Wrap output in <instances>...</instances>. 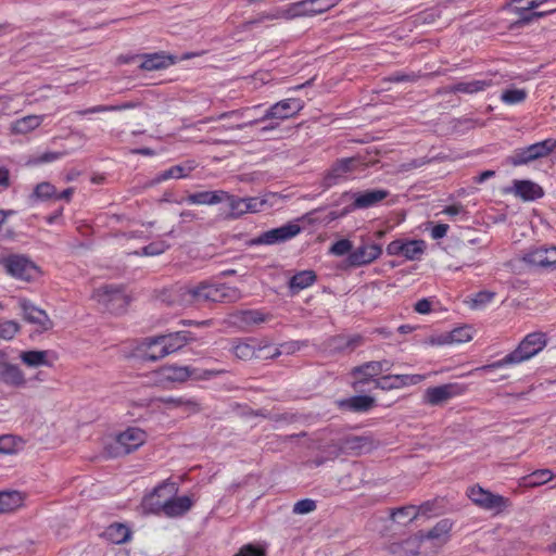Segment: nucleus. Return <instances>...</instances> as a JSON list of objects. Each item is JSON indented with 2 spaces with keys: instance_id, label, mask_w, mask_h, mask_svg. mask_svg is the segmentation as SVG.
I'll use <instances>...</instances> for the list:
<instances>
[{
  "instance_id": "51",
  "label": "nucleus",
  "mask_w": 556,
  "mask_h": 556,
  "mask_svg": "<svg viewBox=\"0 0 556 556\" xmlns=\"http://www.w3.org/2000/svg\"><path fill=\"white\" fill-rule=\"evenodd\" d=\"M494 298L495 292L488 290L480 291L471 299L470 307L475 309L484 307L486 304L491 303Z\"/></svg>"
},
{
  "instance_id": "41",
  "label": "nucleus",
  "mask_w": 556,
  "mask_h": 556,
  "mask_svg": "<svg viewBox=\"0 0 556 556\" xmlns=\"http://www.w3.org/2000/svg\"><path fill=\"white\" fill-rule=\"evenodd\" d=\"M316 280V274L313 270H303L294 276L289 281V286L292 290H303L312 286Z\"/></svg>"
},
{
  "instance_id": "38",
  "label": "nucleus",
  "mask_w": 556,
  "mask_h": 556,
  "mask_svg": "<svg viewBox=\"0 0 556 556\" xmlns=\"http://www.w3.org/2000/svg\"><path fill=\"white\" fill-rule=\"evenodd\" d=\"M130 530L122 523H113L105 530L106 538L114 544H123L130 538Z\"/></svg>"
},
{
  "instance_id": "5",
  "label": "nucleus",
  "mask_w": 556,
  "mask_h": 556,
  "mask_svg": "<svg viewBox=\"0 0 556 556\" xmlns=\"http://www.w3.org/2000/svg\"><path fill=\"white\" fill-rule=\"evenodd\" d=\"M466 494L476 506L481 509L492 511L495 515L504 513L511 506L509 498L493 493L479 484L469 486Z\"/></svg>"
},
{
  "instance_id": "23",
  "label": "nucleus",
  "mask_w": 556,
  "mask_h": 556,
  "mask_svg": "<svg viewBox=\"0 0 556 556\" xmlns=\"http://www.w3.org/2000/svg\"><path fill=\"white\" fill-rule=\"evenodd\" d=\"M20 307L23 311L24 319L30 324L36 325L40 330H49L52 328V321L48 314L35 306L26 299L20 300Z\"/></svg>"
},
{
  "instance_id": "53",
  "label": "nucleus",
  "mask_w": 556,
  "mask_h": 556,
  "mask_svg": "<svg viewBox=\"0 0 556 556\" xmlns=\"http://www.w3.org/2000/svg\"><path fill=\"white\" fill-rule=\"evenodd\" d=\"M353 244L348 239H341L334 242L329 252L336 256H343L345 254H350L352 252Z\"/></svg>"
},
{
  "instance_id": "62",
  "label": "nucleus",
  "mask_w": 556,
  "mask_h": 556,
  "mask_svg": "<svg viewBox=\"0 0 556 556\" xmlns=\"http://www.w3.org/2000/svg\"><path fill=\"white\" fill-rule=\"evenodd\" d=\"M362 342H363V340L359 336H354V337L346 339L343 343H340L338 345V349L352 351L356 346L361 345Z\"/></svg>"
},
{
  "instance_id": "55",
  "label": "nucleus",
  "mask_w": 556,
  "mask_h": 556,
  "mask_svg": "<svg viewBox=\"0 0 556 556\" xmlns=\"http://www.w3.org/2000/svg\"><path fill=\"white\" fill-rule=\"evenodd\" d=\"M168 248L169 244L165 241L152 242L142 249V255L156 256L164 253Z\"/></svg>"
},
{
  "instance_id": "46",
  "label": "nucleus",
  "mask_w": 556,
  "mask_h": 556,
  "mask_svg": "<svg viewBox=\"0 0 556 556\" xmlns=\"http://www.w3.org/2000/svg\"><path fill=\"white\" fill-rule=\"evenodd\" d=\"M527 91L525 89H506L501 94V100L508 104H519L527 99Z\"/></svg>"
},
{
  "instance_id": "45",
  "label": "nucleus",
  "mask_w": 556,
  "mask_h": 556,
  "mask_svg": "<svg viewBox=\"0 0 556 556\" xmlns=\"http://www.w3.org/2000/svg\"><path fill=\"white\" fill-rule=\"evenodd\" d=\"M350 409L354 412H367L375 405V399L369 395H356L346 402Z\"/></svg>"
},
{
  "instance_id": "39",
  "label": "nucleus",
  "mask_w": 556,
  "mask_h": 556,
  "mask_svg": "<svg viewBox=\"0 0 556 556\" xmlns=\"http://www.w3.org/2000/svg\"><path fill=\"white\" fill-rule=\"evenodd\" d=\"M523 5L521 4H513L511 3V10L513 12L518 16V21L523 24L531 23L533 20L544 17L548 14H552L556 11V9H549L545 11H535V10H527L523 12L520 8Z\"/></svg>"
},
{
  "instance_id": "11",
  "label": "nucleus",
  "mask_w": 556,
  "mask_h": 556,
  "mask_svg": "<svg viewBox=\"0 0 556 556\" xmlns=\"http://www.w3.org/2000/svg\"><path fill=\"white\" fill-rule=\"evenodd\" d=\"M193 340L194 337L188 331H176L168 334L156 336L155 339L151 341V344H159L161 345V349L157 355H151V358L162 359L181 350L186 344Z\"/></svg>"
},
{
  "instance_id": "8",
  "label": "nucleus",
  "mask_w": 556,
  "mask_h": 556,
  "mask_svg": "<svg viewBox=\"0 0 556 556\" xmlns=\"http://www.w3.org/2000/svg\"><path fill=\"white\" fill-rule=\"evenodd\" d=\"M304 109V102L301 99L296 98H288L281 101L276 102L271 106H269L265 114L258 118L253 119L242 125H239L238 128L242 129L247 126L255 125L260 122H265L268 119H288L296 116Z\"/></svg>"
},
{
  "instance_id": "61",
  "label": "nucleus",
  "mask_w": 556,
  "mask_h": 556,
  "mask_svg": "<svg viewBox=\"0 0 556 556\" xmlns=\"http://www.w3.org/2000/svg\"><path fill=\"white\" fill-rule=\"evenodd\" d=\"M236 556H265V552L262 548L248 544Z\"/></svg>"
},
{
  "instance_id": "30",
  "label": "nucleus",
  "mask_w": 556,
  "mask_h": 556,
  "mask_svg": "<svg viewBox=\"0 0 556 556\" xmlns=\"http://www.w3.org/2000/svg\"><path fill=\"white\" fill-rule=\"evenodd\" d=\"M45 115H27L14 121L10 125V131L14 135H27L37 129L43 122Z\"/></svg>"
},
{
  "instance_id": "25",
  "label": "nucleus",
  "mask_w": 556,
  "mask_h": 556,
  "mask_svg": "<svg viewBox=\"0 0 556 556\" xmlns=\"http://www.w3.org/2000/svg\"><path fill=\"white\" fill-rule=\"evenodd\" d=\"M422 535L416 534L400 542H393L389 551L394 556H417L420 549Z\"/></svg>"
},
{
  "instance_id": "48",
  "label": "nucleus",
  "mask_w": 556,
  "mask_h": 556,
  "mask_svg": "<svg viewBox=\"0 0 556 556\" xmlns=\"http://www.w3.org/2000/svg\"><path fill=\"white\" fill-rule=\"evenodd\" d=\"M21 326L18 323L14 320H3L0 319V339L1 340H12L15 334L20 331Z\"/></svg>"
},
{
  "instance_id": "64",
  "label": "nucleus",
  "mask_w": 556,
  "mask_h": 556,
  "mask_svg": "<svg viewBox=\"0 0 556 556\" xmlns=\"http://www.w3.org/2000/svg\"><path fill=\"white\" fill-rule=\"evenodd\" d=\"M414 308L419 314H428L431 311V303L427 299H421L415 304Z\"/></svg>"
},
{
  "instance_id": "32",
  "label": "nucleus",
  "mask_w": 556,
  "mask_h": 556,
  "mask_svg": "<svg viewBox=\"0 0 556 556\" xmlns=\"http://www.w3.org/2000/svg\"><path fill=\"white\" fill-rule=\"evenodd\" d=\"M159 402L165 404L170 409H180L187 414H194L201 410L200 403L194 399L187 397H160Z\"/></svg>"
},
{
  "instance_id": "29",
  "label": "nucleus",
  "mask_w": 556,
  "mask_h": 556,
  "mask_svg": "<svg viewBox=\"0 0 556 556\" xmlns=\"http://www.w3.org/2000/svg\"><path fill=\"white\" fill-rule=\"evenodd\" d=\"M226 198L225 190L200 191L191 193L186 198L187 203L195 205H216L224 202Z\"/></svg>"
},
{
  "instance_id": "10",
  "label": "nucleus",
  "mask_w": 556,
  "mask_h": 556,
  "mask_svg": "<svg viewBox=\"0 0 556 556\" xmlns=\"http://www.w3.org/2000/svg\"><path fill=\"white\" fill-rule=\"evenodd\" d=\"M92 298L101 306L112 313L125 311L129 303V298L118 286H102L93 291Z\"/></svg>"
},
{
  "instance_id": "60",
  "label": "nucleus",
  "mask_w": 556,
  "mask_h": 556,
  "mask_svg": "<svg viewBox=\"0 0 556 556\" xmlns=\"http://www.w3.org/2000/svg\"><path fill=\"white\" fill-rule=\"evenodd\" d=\"M547 1L548 0H513V4L525 5L520 8L525 12L527 10H535Z\"/></svg>"
},
{
  "instance_id": "50",
  "label": "nucleus",
  "mask_w": 556,
  "mask_h": 556,
  "mask_svg": "<svg viewBox=\"0 0 556 556\" xmlns=\"http://www.w3.org/2000/svg\"><path fill=\"white\" fill-rule=\"evenodd\" d=\"M448 338L452 344L469 342L472 339L471 328L467 326L455 328L448 332Z\"/></svg>"
},
{
  "instance_id": "35",
  "label": "nucleus",
  "mask_w": 556,
  "mask_h": 556,
  "mask_svg": "<svg viewBox=\"0 0 556 556\" xmlns=\"http://www.w3.org/2000/svg\"><path fill=\"white\" fill-rule=\"evenodd\" d=\"M50 355L49 351H25L21 353L20 357L25 365L39 367L52 365V362L49 361Z\"/></svg>"
},
{
  "instance_id": "19",
  "label": "nucleus",
  "mask_w": 556,
  "mask_h": 556,
  "mask_svg": "<svg viewBox=\"0 0 556 556\" xmlns=\"http://www.w3.org/2000/svg\"><path fill=\"white\" fill-rule=\"evenodd\" d=\"M391 367L392 363L387 359L371 361L354 367L352 375L356 377L355 386L366 383L371 378L377 377L384 371H389Z\"/></svg>"
},
{
  "instance_id": "40",
  "label": "nucleus",
  "mask_w": 556,
  "mask_h": 556,
  "mask_svg": "<svg viewBox=\"0 0 556 556\" xmlns=\"http://www.w3.org/2000/svg\"><path fill=\"white\" fill-rule=\"evenodd\" d=\"M554 478L549 469H539L522 478V484L527 488L540 486Z\"/></svg>"
},
{
  "instance_id": "44",
  "label": "nucleus",
  "mask_w": 556,
  "mask_h": 556,
  "mask_svg": "<svg viewBox=\"0 0 556 556\" xmlns=\"http://www.w3.org/2000/svg\"><path fill=\"white\" fill-rule=\"evenodd\" d=\"M224 202L228 203V206H229L228 217L229 218L236 219V218H239L242 215L247 214L243 198H238L236 195L229 194L226 191V198H225Z\"/></svg>"
},
{
  "instance_id": "36",
  "label": "nucleus",
  "mask_w": 556,
  "mask_h": 556,
  "mask_svg": "<svg viewBox=\"0 0 556 556\" xmlns=\"http://www.w3.org/2000/svg\"><path fill=\"white\" fill-rule=\"evenodd\" d=\"M24 496L17 491L0 492V513L12 511L22 506Z\"/></svg>"
},
{
  "instance_id": "1",
  "label": "nucleus",
  "mask_w": 556,
  "mask_h": 556,
  "mask_svg": "<svg viewBox=\"0 0 556 556\" xmlns=\"http://www.w3.org/2000/svg\"><path fill=\"white\" fill-rule=\"evenodd\" d=\"M182 298L190 303H233L242 298L241 291L227 283L201 281L184 288Z\"/></svg>"
},
{
  "instance_id": "63",
  "label": "nucleus",
  "mask_w": 556,
  "mask_h": 556,
  "mask_svg": "<svg viewBox=\"0 0 556 556\" xmlns=\"http://www.w3.org/2000/svg\"><path fill=\"white\" fill-rule=\"evenodd\" d=\"M448 230V225L446 224H438L431 230V237L433 239H441L445 237Z\"/></svg>"
},
{
  "instance_id": "17",
  "label": "nucleus",
  "mask_w": 556,
  "mask_h": 556,
  "mask_svg": "<svg viewBox=\"0 0 556 556\" xmlns=\"http://www.w3.org/2000/svg\"><path fill=\"white\" fill-rule=\"evenodd\" d=\"M266 348V344L262 345L261 343H257L253 338L233 339L231 341L230 352L236 358L240 361H250L252 358L264 359V356L257 354V352L261 353Z\"/></svg>"
},
{
  "instance_id": "14",
  "label": "nucleus",
  "mask_w": 556,
  "mask_h": 556,
  "mask_svg": "<svg viewBox=\"0 0 556 556\" xmlns=\"http://www.w3.org/2000/svg\"><path fill=\"white\" fill-rule=\"evenodd\" d=\"M426 243L424 240L397 239L387 245L389 255H403L406 260H419L425 253Z\"/></svg>"
},
{
  "instance_id": "43",
  "label": "nucleus",
  "mask_w": 556,
  "mask_h": 556,
  "mask_svg": "<svg viewBox=\"0 0 556 556\" xmlns=\"http://www.w3.org/2000/svg\"><path fill=\"white\" fill-rule=\"evenodd\" d=\"M392 520L406 525L418 518V509L415 505L396 508L391 513Z\"/></svg>"
},
{
  "instance_id": "58",
  "label": "nucleus",
  "mask_w": 556,
  "mask_h": 556,
  "mask_svg": "<svg viewBox=\"0 0 556 556\" xmlns=\"http://www.w3.org/2000/svg\"><path fill=\"white\" fill-rule=\"evenodd\" d=\"M64 155H65L64 152H45L41 155H39L38 157H36L33 161V163L34 164L50 163V162L61 159Z\"/></svg>"
},
{
  "instance_id": "15",
  "label": "nucleus",
  "mask_w": 556,
  "mask_h": 556,
  "mask_svg": "<svg viewBox=\"0 0 556 556\" xmlns=\"http://www.w3.org/2000/svg\"><path fill=\"white\" fill-rule=\"evenodd\" d=\"M522 261L533 267L543 269H555L556 247H538L530 249L522 256Z\"/></svg>"
},
{
  "instance_id": "56",
  "label": "nucleus",
  "mask_w": 556,
  "mask_h": 556,
  "mask_svg": "<svg viewBox=\"0 0 556 556\" xmlns=\"http://www.w3.org/2000/svg\"><path fill=\"white\" fill-rule=\"evenodd\" d=\"M245 204V213L261 212L266 204V200L256 197L243 198Z\"/></svg>"
},
{
  "instance_id": "7",
  "label": "nucleus",
  "mask_w": 556,
  "mask_h": 556,
  "mask_svg": "<svg viewBox=\"0 0 556 556\" xmlns=\"http://www.w3.org/2000/svg\"><path fill=\"white\" fill-rule=\"evenodd\" d=\"M1 264L8 275L22 281L36 280L41 274L39 267L22 254H11L4 257Z\"/></svg>"
},
{
  "instance_id": "6",
  "label": "nucleus",
  "mask_w": 556,
  "mask_h": 556,
  "mask_svg": "<svg viewBox=\"0 0 556 556\" xmlns=\"http://www.w3.org/2000/svg\"><path fill=\"white\" fill-rule=\"evenodd\" d=\"M225 372L224 369H201L179 365H167L161 368L163 378L172 382H186L189 379L195 381L210 380Z\"/></svg>"
},
{
  "instance_id": "9",
  "label": "nucleus",
  "mask_w": 556,
  "mask_h": 556,
  "mask_svg": "<svg viewBox=\"0 0 556 556\" xmlns=\"http://www.w3.org/2000/svg\"><path fill=\"white\" fill-rule=\"evenodd\" d=\"M556 149V140L555 139H546L533 144H530L526 148H520L514 151V153L508 156V163L514 166H520L523 164H528L538 159L545 157L549 155Z\"/></svg>"
},
{
  "instance_id": "59",
  "label": "nucleus",
  "mask_w": 556,
  "mask_h": 556,
  "mask_svg": "<svg viewBox=\"0 0 556 556\" xmlns=\"http://www.w3.org/2000/svg\"><path fill=\"white\" fill-rule=\"evenodd\" d=\"M419 78V75L415 73H395L388 77L389 81L392 83H402V81H416Z\"/></svg>"
},
{
  "instance_id": "33",
  "label": "nucleus",
  "mask_w": 556,
  "mask_h": 556,
  "mask_svg": "<svg viewBox=\"0 0 556 556\" xmlns=\"http://www.w3.org/2000/svg\"><path fill=\"white\" fill-rule=\"evenodd\" d=\"M193 169V165H188V166H185V165H175V166H172L170 168L162 172V173H159L150 182V186H154V185H159L165 180H168V179H178V178H184V177H187L191 170Z\"/></svg>"
},
{
  "instance_id": "3",
  "label": "nucleus",
  "mask_w": 556,
  "mask_h": 556,
  "mask_svg": "<svg viewBox=\"0 0 556 556\" xmlns=\"http://www.w3.org/2000/svg\"><path fill=\"white\" fill-rule=\"evenodd\" d=\"M340 1L341 0H301L289 4L286 9H279L274 14L264 16V18L292 20L295 17L315 16L334 8Z\"/></svg>"
},
{
  "instance_id": "37",
  "label": "nucleus",
  "mask_w": 556,
  "mask_h": 556,
  "mask_svg": "<svg viewBox=\"0 0 556 556\" xmlns=\"http://www.w3.org/2000/svg\"><path fill=\"white\" fill-rule=\"evenodd\" d=\"M2 380L11 386L20 387L25 383V377L23 371L12 364H4L1 370Z\"/></svg>"
},
{
  "instance_id": "13",
  "label": "nucleus",
  "mask_w": 556,
  "mask_h": 556,
  "mask_svg": "<svg viewBox=\"0 0 556 556\" xmlns=\"http://www.w3.org/2000/svg\"><path fill=\"white\" fill-rule=\"evenodd\" d=\"M301 232V227L298 224L289 223L278 228H273L262 232L254 239L255 244H277L286 242Z\"/></svg>"
},
{
  "instance_id": "47",
  "label": "nucleus",
  "mask_w": 556,
  "mask_h": 556,
  "mask_svg": "<svg viewBox=\"0 0 556 556\" xmlns=\"http://www.w3.org/2000/svg\"><path fill=\"white\" fill-rule=\"evenodd\" d=\"M55 191H56V189L53 185H51L50 182L43 181L36 186L35 190L31 194V198L36 199V200H41V201L49 200V199L55 197Z\"/></svg>"
},
{
  "instance_id": "24",
  "label": "nucleus",
  "mask_w": 556,
  "mask_h": 556,
  "mask_svg": "<svg viewBox=\"0 0 556 556\" xmlns=\"http://www.w3.org/2000/svg\"><path fill=\"white\" fill-rule=\"evenodd\" d=\"M156 505L161 508L163 514L166 517L175 518V517H181L186 513H188L192 505L193 501L190 496H179L174 498H168L164 502H157Z\"/></svg>"
},
{
  "instance_id": "28",
  "label": "nucleus",
  "mask_w": 556,
  "mask_h": 556,
  "mask_svg": "<svg viewBox=\"0 0 556 556\" xmlns=\"http://www.w3.org/2000/svg\"><path fill=\"white\" fill-rule=\"evenodd\" d=\"M513 192L523 201H534L544 194L542 187L531 180H515Z\"/></svg>"
},
{
  "instance_id": "22",
  "label": "nucleus",
  "mask_w": 556,
  "mask_h": 556,
  "mask_svg": "<svg viewBox=\"0 0 556 556\" xmlns=\"http://www.w3.org/2000/svg\"><path fill=\"white\" fill-rule=\"evenodd\" d=\"M381 253L379 244H363L349 254L348 262L353 267L368 265L379 258Z\"/></svg>"
},
{
  "instance_id": "54",
  "label": "nucleus",
  "mask_w": 556,
  "mask_h": 556,
  "mask_svg": "<svg viewBox=\"0 0 556 556\" xmlns=\"http://www.w3.org/2000/svg\"><path fill=\"white\" fill-rule=\"evenodd\" d=\"M316 507H317V505L314 500L304 498V500L298 501L293 505L292 511L296 515H305V514H309V513L314 511L316 509Z\"/></svg>"
},
{
  "instance_id": "31",
  "label": "nucleus",
  "mask_w": 556,
  "mask_h": 556,
  "mask_svg": "<svg viewBox=\"0 0 556 556\" xmlns=\"http://www.w3.org/2000/svg\"><path fill=\"white\" fill-rule=\"evenodd\" d=\"M453 521L451 519H441L426 534H421L424 539L431 540L439 545L445 544L451 536Z\"/></svg>"
},
{
  "instance_id": "34",
  "label": "nucleus",
  "mask_w": 556,
  "mask_h": 556,
  "mask_svg": "<svg viewBox=\"0 0 556 556\" xmlns=\"http://www.w3.org/2000/svg\"><path fill=\"white\" fill-rule=\"evenodd\" d=\"M139 67L143 71H157L167 67L173 63L170 58L161 53L144 54Z\"/></svg>"
},
{
  "instance_id": "4",
  "label": "nucleus",
  "mask_w": 556,
  "mask_h": 556,
  "mask_svg": "<svg viewBox=\"0 0 556 556\" xmlns=\"http://www.w3.org/2000/svg\"><path fill=\"white\" fill-rule=\"evenodd\" d=\"M148 439L147 432L139 427H127L115 435L112 444L106 446L110 457H121L137 451Z\"/></svg>"
},
{
  "instance_id": "2",
  "label": "nucleus",
  "mask_w": 556,
  "mask_h": 556,
  "mask_svg": "<svg viewBox=\"0 0 556 556\" xmlns=\"http://www.w3.org/2000/svg\"><path fill=\"white\" fill-rule=\"evenodd\" d=\"M547 343L546 334L541 331L527 334L519 345L504 358L489 365H484L477 370L490 371L495 368H501L507 365L520 364L530 359L541 352Z\"/></svg>"
},
{
  "instance_id": "42",
  "label": "nucleus",
  "mask_w": 556,
  "mask_h": 556,
  "mask_svg": "<svg viewBox=\"0 0 556 556\" xmlns=\"http://www.w3.org/2000/svg\"><path fill=\"white\" fill-rule=\"evenodd\" d=\"M23 448V441L14 435H0V455H12Z\"/></svg>"
},
{
  "instance_id": "20",
  "label": "nucleus",
  "mask_w": 556,
  "mask_h": 556,
  "mask_svg": "<svg viewBox=\"0 0 556 556\" xmlns=\"http://www.w3.org/2000/svg\"><path fill=\"white\" fill-rule=\"evenodd\" d=\"M389 195V191L384 189H372L363 192H355L352 194L353 203L346 207L343 214L354 210L368 208L377 205Z\"/></svg>"
},
{
  "instance_id": "18",
  "label": "nucleus",
  "mask_w": 556,
  "mask_h": 556,
  "mask_svg": "<svg viewBox=\"0 0 556 556\" xmlns=\"http://www.w3.org/2000/svg\"><path fill=\"white\" fill-rule=\"evenodd\" d=\"M427 378L426 375H387L376 380V388L390 391L402 389L421 383Z\"/></svg>"
},
{
  "instance_id": "49",
  "label": "nucleus",
  "mask_w": 556,
  "mask_h": 556,
  "mask_svg": "<svg viewBox=\"0 0 556 556\" xmlns=\"http://www.w3.org/2000/svg\"><path fill=\"white\" fill-rule=\"evenodd\" d=\"M154 339H155V337L146 338L140 343L139 350L141 351L142 359L149 361V362L157 361V359L151 358V355H157V353L160 352V349H161V345H159V344H155V345L150 344V343H152L151 341H153Z\"/></svg>"
},
{
  "instance_id": "26",
  "label": "nucleus",
  "mask_w": 556,
  "mask_h": 556,
  "mask_svg": "<svg viewBox=\"0 0 556 556\" xmlns=\"http://www.w3.org/2000/svg\"><path fill=\"white\" fill-rule=\"evenodd\" d=\"M493 86L492 79L484 78V79H473L470 81H459L452 86L446 87L445 92L446 93H467V94H475L478 92H482L485 89Z\"/></svg>"
},
{
  "instance_id": "21",
  "label": "nucleus",
  "mask_w": 556,
  "mask_h": 556,
  "mask_svg": "<svg viewBox=\"0 0 556 556\" xmlns=\"http://www.w3.org/2000/svg\"><path fill=\"white\" fill-rule=\"evenodd\" d=\"M233 325L240 328L258 326L271 319V315L261 309H241L230 315Z\"/></svg>"
},
{
  "instance_id": "27",
  "label": "nucleus",
  "mask_w": 556,
  "mask_h": 556,
  "mask_svg": "<svg viewBox=\"0 0 556 556\" xmlns=\"http://www.w3.org/2000/svg\"><path fill=\"white\" fill-rule=\"evenodd\" d=\"M340 447L344 452L361 454L372 450L374 440L365 435H346L341 440Z\"/></svg>"
},
{
  "instance_id": "16",
  "label": "nucleus",
  "mask_w": 556,
  "mask_h": 556,
  "mask_svg": "<svg viewBox=\"0 0 556 556\" xmlns=\"http://www.w3.org/2000/svg\"><path fill=\"white\" fill-rule=\"evenodd\" d=\"M465 388L458 383L431 387L425 391L424 401L432 406L442 405L454 396L463 394Z\"/></svg>"
},
{
  "instance_id": "57",
  "label": "nucleus",
  "mask_w": 556,
  "mask_h": 556,
  "mask_svg": "<svg viewBox=\"0 0 556 556\" xmlns=\"http://www.w3.org/2000/svg\"><path fill=\"white\" fill-rule=\"evenodd\" d=\"M16 112L13 106V97L8 94L0 96V116L10 115Z\"/></svg>"
},
{
  "instance_id": "12",
  "label": "nucleus",
  "mask_w": 556,
  "mask_h": 556,
  "mask_svg": "<svg viewBox=\"0 0 556 556\" xmlns=\"http://www.w3.org/2000/svg\"><path fill=\"white\" fill-rule=\"evenodd\" d=\"M359 165V160L355 157L338 160L325 174L323 185L326 188L338 185L339 182L345 180L352 173H354Z\"/></svg>"
},
{
  "instance_id": "52",
  "label": "nucleus",
  "mask_w": 556,
  "mask_h": 556,
  "mask_svg": "<svg viewBox=\"0 0 556 556\" xmlns=\"http://www.w3.org/2000/svg\"><path fill=\"white\" fill-rule=\"evenodd\" d=\"M299 350H300V344L298 342L283 343L280 346L274 348L273 353L268 356H264V359L276 358L282 354H287V355L294 354Z\"/></svg>"
}]
</instances>
